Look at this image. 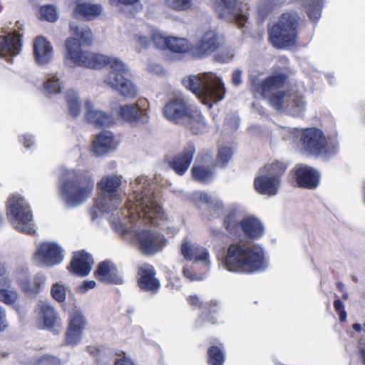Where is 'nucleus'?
Returning a JSON list of instances; mask_svg holds the SVG:
<instances>
[{"instance_id":"f257e3e1","label":"nucleus","mask_w":365,"mask_h":365,"mask_svg":"<svg viewBox=\"0 0 365 365\" xmlns=\"http://www.w3.org/2000/svg\"><path fill=\"white\" fill-rule=\"evenodd\" d=\"M70 32L78 37H70L66 41V58L75 65L89 68L100 69L109 66V72L105 83L116 89L120 95L128 98H134L138 95L135 86L128 78L126 66L118 58H110L99 53L83 51L81 44L89 46L93 42V34L90 29L80 31L78 26L70 24Z\"/></svg>"},{"instance_id":"f03ea898","label":"nucleus","mask_w":365,"mask_h":365,"mask_svg":"<svg viewBox=\"0 0 365 365\" xmlns=\"http://www.w3.org/2000/svg\"><path fill=\"white\" fill-rule=\"evenodd\" d=\"M222 262L227 270L235 273L251 274L266 267L264 252L256 245L232 243Z\"/></svg>"},{"instance_id":"7ed1b4c3","label":"nucleus","mask_w":365,"mask_h":365,"mask_svg":"<svg viewBox=\"0 0 365 365\" xmlns=\"http://www.w3.org/2000/svg\"><path fill=\"white\" fill-rule=\"evenodd\" d=\"M136 187L132 195L128 199L125 207L130 220L135 221L143 218L145 224L152 223L154 220L162 217L160 206L154 199L153 193L148 189V184L143 178L135 180Z\"/></svg>"},{"instance_id":"20e7f679","label":"nucleus","mask_w":365,"mask_h":365,"mask_svg":"<svg viewBox=\"0 0 365 365\" xmlns=\"http://www.w3.org/2000/svg\"><path fill=\"white\" fill-rule=\"evenodd\" d=\"M182 84L209 108L222 100L225 94L224 83L212 73L190 75L182 79Z\"/></svg>"},{"instance_id":"39448f33","label":"nucleus","mask_w":365,"mask_h":365,"mask_svg":"<svg viewBox=\"0 0 365 365\" xmlns=\"http://www.w3.org/2000/svg\"><path fill=\"white\" fill-rule=\"evenodd\" d=\"M302 19L295 11L282 13L277 22L268 28V41L276 49L282 50L296 46Z\"/></svg>"},{"instance_id":"423d86ee","label":"nucleus","mask_w":365,"mask_h":365,"mask_svg":"<svg viewBox=\"0 0 365 365\" xmlns=\"http://www.w3.org/2000/svg\"><path fill=\"white\" fill-rule=\"evenodd\" d=\"M163 113L169 121L185 125L195 135L200 133L205 127V118L200 110L182 96L175 97L166 103Z\"/></svg>"},{"instance_id":"0eeeda50","label":"nucleus","mask_w":365,"mask_h":365,"mask_svg":"<svg viewBox=\"0 0 365 365\" xmlns=\"http://www.w3.org/2000/svg\"><path fill=\"white\" fill-rule=\"evenodd\" d=\"M289 75L284 72H274L262 81H254L252 88L254 92L260 94L267 99L269 105L277 110H281L284 106L287 92L282 89L287 84Z\"/></svg>"},{"instance_id":"6e6552de","label":"nucleus","mask_w":365,"mask_h":365,"mask_svg":"<svg viewBox=\"0 0 365 365\" xmlns=\"http://www.w3.org/2000/svg\"><path fill=\"white\" fill-rule=\"evenodd\" d=\"M93 187L94 182L91 177L76 174L61 185L60 192L66 205L77 206L89 197Z\"/></svg>"},{"instance_id":"1a4fd4ad","label":"nucleus","mask_w":365,"mask_h":365,"mask_svg":"<svg viewBox=\"0 0 365 365\" xmlns=\"http://www.w3.org/2000/svg\"><path fill=\"white\" fill-rule=\"evenodd\" d=\"M7 216L15 229L27 235H34L36 231L31 222L33 215L29 205L19 194L9 197L6 203Z\"/></svg>"},{"instance_id":"9d476101","label":"nucleus","mask_w":365,"mask_h":365,"mask_svg":"<svg viewBox=\"0 0 365 365\" xmlns=\"http://www.w3.org/2000/svg\"><path fill=\"white\" fill-rule=\"evenodd\" d=\"M122 185V177L118 175H106L97 183V187L103 194V198L98 197L96 200L97 208L105 212L115 210L122 202L121 195L118 192Z\"/></svg>"},{"instance_id":"9b49d317","label":"nucleus","mask_w":365,"mask_h":365,"mask_svg":"<svg viewBox=\"0 0 365 365\" xmlns=\"http://www.w3.org/2000/svg\"><path fill=\"white\" fill-rule=\"evenodd\" d=\"M186 300L190 306L200 310L198 315V322L200 325L204 324L215 325L218 323L222 308L217 300L202 302L197 295H190Z\"/></svg>"},{"instance_id":"f8f14e48","label":"nucleus","mask_w":365,"mask_h":365,"mask_svg":"<svg viewBox=\"0 0 365 365\" xmlns=\"http://www.w3.org/2000/svg\"><path fill=\"white\" fill-rule=\"evenodd\" d=\"M224 44V38L215 30L205 31L197 41L191 46L190 54L196 58H202L217 51Z\"/></svg>"},{"instance_id":"ddd939ff","label":"nucleus","mask_w":365,"mask_h":365,"mask_svg":"<svg viewBox=\"0 0 365 365\" xmlns=\"http://www.w3.org/2000/svg\"><path fill=\"white\" fill-rule=\"evenodd\" d=\"M247 4L239 0H220L215 5V10L220 19L235 21L239 27H244L248 17L245 13ZM248 9L246 8V10Z\"/></svg>"},{"instance_id":"4468645a","label":"nucleus","mask_w":365,"mask_h":365,"mask_svg":"<svg viewBox=\"0 0 365 365\" xmlns=\"http://www.w3.org/2000/svg\"><path fill=\"white\" fill-rule=\"evenodd\" d=\"M299 142L303 150L309 154L319 156L327 153V140L323 132L319 128L303 129Z\"/></svg>"},{"instance_id":"2eb2a0df","label":"nucleus","mask_w":365,"mask_h":365,"mask_svg":"<svg viewBox=\"0 0 365 365\" xmlns=\"http://www.w3.org/2000/svg\"><path fill=\"white\" fill-rule=\"evenodd\" d=\"M87 326V319L81 311L78 309L70 311L64 336L65 344L68 346L78 345L83 338Z\"/></svg>"},{"instance_id":"dca6fc26","label":"nucleus","mask_w":365,"mask_h":365,"mask_svg":"<svg viewBox=\"0 0 365 365\" xmlns=\"http://www.w3.org/2000/svg\"><path fill=\"white\" fill-rule=\"evenodd\" d=\"M140 252L145 255H153L163 250L166 243L163 235L150 230L143 229L135 235Z\"/></svg>"},{"instance_id":"f3484780","label":"nucleus","mask_w":365,"mask_h":365,"mask_svg":"<svg viewBox=\"0 0 365 365\" xmlns=\"http://www.w3.org/2000/svg\"><path fill=\"white\" fill-rule=\"evenodd\" d=\"M157 272L154 266L144 262L137 267L136 283L139 289L150 294H157L161 287L160 279L156 277Z\"/></svg>"},{"instance_id":"a211bd4d","label":"nucleus","mask_w":365,"mask_h":365,"mask_svg":"<svg viewBox=\"0 0 365 365\" xmlns=\"http://www.w3.org/2000/svg\"><path fill=\"white\" fill-rule=\"evenodd\" d=\"M33 259L38 266H53L63 259L61 249L54 243L43 242L38 247Z\"/></svg>"},{"instance_id":"6ab92c4d","label":"nucleus","mask_w":365,"mask_h":365,"mask_svg":"<svg viewBox=\"0 0 365 365\" xmlns=\"http://www.w3.org/2000/svg\"><path fill=\"white\" fill-rule=\"evenodd\" d=\"M195 153L193 144H188L182 150L166 157L168 166L178 175H183L187 171Z\"/></svg>"},{"instance_id":"aec40b11","label":"nucleus","mask_w":365,"mask_h":365,"mask_svg":"<svg viewBox=\"0 0 365 365\" xmlns=\"http://www.w3.org/2000/svg\"><path fill=\"white\" fill-rule=\"evenodd\" d=\"M148 102L146 100H138L135 103L120 106L118 109L119 116L129 123H144L148 120Z\"/></svg>"},{"instance_id":"412c9836","label":"nucleus","mask_w":365,"mask_h":365,"mask_svg":"<svg viewBox=\"0 0 365 365\" xmlns=\"http://www.w3.org/2000/svg\"><path fill=\"white\" fill-rule=\"evenodd\" d=\"M93 275L101 282L110 284H122L123 279L115 264L109 260L101 262Z\"/></svg>"},{"instance_id":"4be33fe9","label":"nucleus","mask_w":365,"mask_h":365,"mask_svg":"<svg viewBox=\"0 0 365 365\" xmlns=\"http://www.w3.org/2000/svg\"><path fill=\"white\" fill-rule=\"evenodd\" d=\"M0 56L1 57L15 56L20 53L22 48L23 35L19 31L8 33L4 36H1Z\"/></svg>"},{"instance_id":"5701e85b","label":"nucleus","mask_w":365,"mask_h":365,"mask_svg":"<svg viewBox=\"0 0 365 365\" xmlns=\"http://www.w3.org/2000/svg\"><path fill=\"white\" fill-rule=\"evenodd\" d=\"M293 173L299 187L313 190L319 184V175L312 167L300 165L296 167Z\"/></svg>"},{"instance_id":"b1692460","label":"nucleus","mask_w":365,"mask_h":365,"mask_svg":"<svg viewBox=\"0 0 365 365\" xmlns=\"http://www.w3.org/2000/svg\"><path fill=\"white\" fill-rule=\"evenodd\" d=\"M93 263L91 255L84 250L78 251L74 252L68 269L77 276L86 277L90 273Z\"/></svg>"},{"instance_id":"393cba45","label":"nucleus","mask_w":365,"mask_h":365,"mask_svg":"<svg viewBox=\"0 0 365 365\" xmlns=\"http://www.w3.org/2000/svg\"><path fill=\"white\" fill-rule=\"evenodd\" d=\"M86 120L97 128H108L115 123L113 116L106 112L95 110L93 104L90 101L85 102Z\"/></svg>"},{"instance_id":"a878e982","label":"nucleus","mask_w":365,"mask_h":365,"mask_svg":"<svg viewBox=\"0 0 365 365\" xmlns=\"http://www.w3.org/2000/svg\"><path fill=\"white\" fill-rule=\"evenodd\" d=\"M34 56L38 65L48 63L53 56V48L49 41L43 36L35 38L33 46Z\"/></svg>"},{"instance_id":"bb28decb","label":"nucleus","mask_w":365,"mask_h":365,"mask_svg":"<svg viewBox=\"0 0 365 365\" xmlns=\"http://www.w3.org/2000/svg\"><path fill=\"white\" fill-rule=\"evenodd\" d=\"M280 182L277 178H273L267 174L256 177L254 180V187L255 190L265 195H274L277 193Z\"/></svg>"},{"instance_id":"cd10ccee","label":"nucleus","mask_w":365,"mask_h":365,"mask_svg":"<svg viewBox=\"0 0 365 365\" xmlns=\"http://www.w3.org/2000/svg\"><path fill=\"white\" fill-rule=\"evenodd\" d=\"M46 277L42 274L27 277L19 280V285L22 292L29 296H36L43 287Z\"/></svg>"},{"instance_id":"c85d7f7f","label":"nucleus","mask_w":365,"mask_h":365,"mask_svg":"<svg viewBox=\"0 0 365 365\" xmlns=\"http://www.w3.org/2000/svg\"><path fill=\"white\" fill-rule=\"evenodd\" d=\"M102 7L100 4L88 2H78L73 10L76 18L91 21L101 15Z\"/></svg>"},{"instance_id":"c756f323","label":"nucleus","mask_w":365,"mask_h":365,"mask_svg":"<svg viewBox=\"0 0 365 365\" xmlns=\"http://www.w3.org/2000/svg\"><path fill=\"white\" fill-rule=\"evenodd\" d=\"M241 230L250 240H257L264 234L262 222L254 217H245L241 220Z\"/></svg>"},{"instance_id":"7c9ffc66","label":"nucleus","mask_w":365,"mask_h":365,"mask_svg":"<svg viewBox=\"0 0 365 365\" xmlns=\"http://www.w3.org/2000/svg\"><path fill=\"white\" fill-rule=\"evenodd\" d=\"M226 359L225 346L217 339L207 350V364L208 365H224Z\"/></svg>"},{"instance_id":"2f4dec72","label":"nucleus","mask_w":365,"mask_h":365,"mask_svg":"<svg viewBox=\"0 0 365 365\" xmlns=\"http://www.w3.org/2000/svg\"><path fill=\"white\" fill-rule=\"evenodd\" d=\"M113 141L114 136L110 132L102 131L93 141V150L97 155L106 154L114 148Z\"/></svg>"},{"instance_id":"473e14b6","label":"nucleus","mask_w":365,"mask_h":365,"mask_svg":"<svg viewBox=\"0 0 365 365\" xmlns=\"http://www.w3.org/2000/svg\"><path fill=\"white\" fill-rule=\"evenodd\" d=\"M41 312L43 324L46 329L54 331L56 327H60V319L53 307L48 304H43L41 307Z\"/></svg>"},{"instance_id":"72a5a7b5","label":"nucleus","mask_w":365,"mask_h":365,"mask_svg":"<svg viewBox=\"0 0 365 365\" xmlns=\"http://www.w3.org/2000/svg\"><path fill=\"white\" fill-rule=\"evenodd\" d=\"M11 282L7 277L0 279V302L6 305H13L18 299L16 291L9 289Z\"/></svg>"},{"instance_id":"f704fd0d","label":"nucleus","mask_w":365,"mask_h":365,"mask_svg":"<svg viewBox=\"0 0 365 365\" xmlns=\"http://www.w3.org/2000/svg\"><path fill=\"white\" fill-rule=\"evenodd\" d=\"M192 178L198 182L206 183L214 176V170L204 165H194L191 169Z\"/></svg>"},{"instance_id":"c9c22d12","label":"nucleus","mask_w":365,"mask_h":365,"mask_svg":"<svg viewBox=\"0 0 365 365\" xmlns=\"http://www.w3.org/2000/svg\"><path fill=\"white\" fill-rule=\"evenodd\" d=\"M191 46L186 38L170 36L166 48L176 53H190Z\"/></svg>"},{"instance_id":"e433bc0d","label":"nucleus","mask_w":365,"mask_h":365,"mask_svg":"<svg viewBox=\"0 0 365 365\" xmlns=\"http://www.w3.org/2000/svg\"><path fill=\"white\" fill-rule=\"evenodd\" d=\"M287 169V164L283 161L275 160L272 163L267 164L264 167L266 174L277 178L278 182H280L281 177L285 173Z\"/></svg>"},{"instance_id":"4c0bfd02","label":"nucleus","mask_w":365,"mask_h":365,"mask_svg":"<svg viewBox=\"0 0 365 365\" xmlns=\"http://www.w3.org/2000/svg\"><path fill=\"white\" fill-rule=\"evenodd\" d=\"M223 225L230 235L236 236L241 230V220L238 222L236 214L234 212H231L225 217Z\"/></svg>"},{"instance_id":"58836bf2","label":"nucleus","mask_w":365,"mask_h":365,"mask_svg":"<svg viewBox=\"0 0 365 365\" xmlns=\"http://www.w3.org/2000/svg\"><path fill=\"white\" fill-rule=\"evenodd\" d=\"M308 2L307 14L309 19L313 21H317L322 14L324 6L323 0H307Z\"/></svg>"},{"instance_id":"ea45409f","label":"nucleus","mask_w":365,"mask_h":365,"mask_svg":"<svg viewBox=\"0 0 365 365\" xmlns=\"http://www.w3.org/2000/svg\"><path fill=\"white\" fill-rule=\"evenodd\" d=\"M290 112L294 115H300L305 108L304 97L301 94L294 95L287 104Z\"/></svg>"},{"instance_id":"a19ab883","label":"nucleus","mask_w":365,"mask_h":365,"mask_svg":"<svg viewBox=\"0 0 365 365\" xmlns=\"http://www.w3.org/2000/svg\"><path fill=\"white\" fill-rule=\"evenodd\" d=\"M66 99L70 115L74 118L77 117L81 113V104L78 96L75 93H68Z\"/></svg>"},{"instance_id":"79ce46f5","label":"nucleus","mask_w":365,"mask_h":365,"mask_svg":"<svg viewBox=\"0 0 365 365\" xmlns=\"http://www.w3.org/2000/svg\"><path fill=\"white\" fill-rule=\"evenodd\" d=\"M41 19L48 22H55L58 19L56 8L51 5L42 6L39 9Z\"/></svg>"},{"instance_id":"37998d69","label":"nucleus","mask_w":365,"mask_h":365,"mask_svg":"<svg viewBox=\"0 0 365 365\" xmlns=\"http://www.w3.org/2000/svg\"><path fill=\"white\" fill-rule=\"evenodd\" d=\"M166 5L176 11L188 10L192 4V0H165Z\"/></svg>"},{"instance_id":"c03bdc74","label":"nucleus","mask_w":365,"mask_h":365,"mask_svg":"<svg viewBox=\"0 0 365 365\" xmlns=\"http://www.w3.org/2000/svg\"><path fill=\"white\" fill-rule=\"evenodd\" d=\"M51 294L53 299L59 303H63L66 299V289L60 283H55L51 289Z\"/></svg>"},{"instance_id":"a18cd8bd","label":"nucleus","mask_w":365,"mask_h":365,"mask_svg":"<svg viewBox=\"0 0 365 365\" xmlns=\"http://www.w3.org/2000/svg\"><path fill=\"white\" fill-rule=\"evenodd\" d=\"M33 365H63L62 361L57 356L48 354L36 358Z\"/></svg>"},{"instance_id":"49530a36","label":"nucleus","mask_w":365,"mask_h":365,"mask_svg":"<svg viewBox=\"0 0 365 365\" xmlns=\"http://www.w3.org/2000/svg\"><path fill=\"white\" fill-rule=\"evenodd\" d=\"M43 87L49 93H58L61 92V83L58 78L53 76L44 83Z\"/></svg>"},{"instance_id":"de8ad7c7","label":"nucleus","mask_w":365,"mask_h":365,"mask_svg":"<svg viewBox=\"0 0 365 365\" xmlns=\"http://www.w3.org/2000/svg\"><path fill=\"white\" fill-rule=\"evenodd\" d=\"M232 155V150L230 148L222 147L217 153V160L221 163L222 166H225L229 160L231 159Z\"/></svg>"},{"instance_id":"09e8293b","label":"nucleus","mask_w":365,"mask_h":365,"mask_svg":"<svg viewBox=\"0 0 365 365\" xmlns=\"http://www.w3.org/2000/svg\"><path fill=\"white\" fill-rule=\"evenodd\" d=\"M169 37H165L159 33H153L151 35V43L160 49H166Z\"/></svg>"},{"instance_id":"8fccbe9b","label":"nucleus","mask_w":365,"mask_h":365,"mask_svg":"<svg viewBox=\"0 0 365 365\" xmlns=\"http://www.w3.org/2000/svg\"><path fill=\"white\" fill-rule=\"evenodd\" d=\"M192 260L205 261L209 257V253L206 249L196 245L193 250Z\"/></svg>"},{"instance_id":"3c124183","label":"nucleus","mask_w":365,"mask_h":365,"mask_svg":"<svg viewBox=\"0 0 365 365\" xmlns=\"http://www.w3.org/2000/svg\"><path fill=\"white\" fill-rule=\"evenodd\" d=\"M196 245H191L188 241L183 240L181 244V254L187 260H192L193 250Z\"/></svg>"},{"instance_id":"603ef678","label":"nucleus","mask_w":365,"mask_h":365,"mask_svg":"<svg viewBox=\"0 0 365 365\" xmlns=\"http://www.w3.org/2000/svg\"><path fill=\"white\" fill-rule=\"evenodd\" d=\"M334 308L335 311L339 314L340 321L345 322L347 314L344 309V305L339 299H336L334 301Z\"/></svg>"},{"instance_id":"864d4df0","label":"nucleus","mask_w":365,"mask_h":365,"mask_svg":"<svg viewBox=\"0 0 365 365\" xmlns=\"http://www.w3.org/2000/svg\"><path fill=\"white\" fill-rule=\"evenodd\" d=\"M9 322L6 319V310L0 306V333H2L8 329Z\"/></svg>"},{"instance_id":"5fc2aeb1","label":"nucleus","mask_w":365,"mask_h":365,"mask_svg":"<svg viewBox=\"0 0 365 365\" xmlns=\"http://www.w3.org/2000/svg\"><path fill=\"white\" fill-rule=\"evenodd\" d=\"M135 38L139 46L142 48H147L151 44V36L148 37L142 35H136Z\"/></svg>"},{"instance_id":"6e6d98bb","label":"nucleus","mask_w":365,"mask_h":365,"mask_svg":"<svg viewBox=\"0 0 365 365\" xmlns=\"http://www.w3.org/2000/svg\"><path fill=\"white\" fill-rule=\"evenodd\" d=\"M110 3L113 5H134L138 3L139 0H109Z\"/></svg>"},{"instance_id":"4d7b16f0","label":"nucleus","mask_w":365,"mask_h":365,"mask_svg":"<svg viewBox=\"0 0 365 365\" xmlns=\"http://www.w3.org/2000/svg\"><path fill=\"white\" fill-rule=\"evenodd\" d=\"M19 141L26 148H31V145H33L32 138L29 135H23L20 136Z\"/></svg>"},{"instance_id":"13d9d810","label":"nucleus","mask_w":365,"mask_h":365,"mask_svg":"<svg viewBox=\"0 0 365 365\" xmlns=\"http://www.w3.org/2000/svg\"><path fill=\"white\" fill-rule=\"evenodd\" d=\"M359 356L361 359V361H362L364 365H365V344L364 343V339H359Z\"/></svg>"},{"instance_id":"bf43d9fd","label":"nucleus","mask_w":365,"mask_h":365,"mask_svg":"<svg viewBox=\"0 0 365 365\" xmlns=\"http://www.w3.org/2000/svg\"><path fill=\"white\" fill-rule=\"evenodd\" d=\"M86 351L93 356H96L101 354V349L97 346H88L86 347Z\"/></svg>"},{"instance_id":"052dcab7","label":"nucleus","mask_w":365,"mask_h":365,"mask_svg":"<svg viewBox=\"0 0 365 365\" xmlns=\"http://www.w3.org/2000/svg\"><path fill=\"white\" fill-rule=\"evenodd\" d=\"M232 83L238 86L241 83V71L240 70H235L234 73H232Z\"/></svg>"},{"instance_id":"680f3d73","label":"nucleus","mask_w":365,"mask_h":365,"mask_svg":"<svg viewBox=\"0 0 365 365\" xmlns=\"http://www.w3.org/2000/svg\"><path fill=\"white\" fill-rule=\"evenodd\" d=\"M115 365H135L132 360L123 356L115 361Z\"/></svg>"},{"instance_id":"e2e57ef3","label":"nucleus","mask_w":365,"mask_h":365,"mask_svg":"<svg viewBox=\"0 0 365 365\" xmlns=\"http://www.w3.org/2000/svg\"><path fill=\"white\" fill-rule=\"evenodd\" d=\"M96 283L95 281L91 280V281H85L81 286V289L83 292L87 291L89 289H93L96 287Z\"/></svg>"},{"instance_id":"0e129e2a","label":"nucleus","mask_w":365,"mask_h":365,"mask_svg":"<svg viewBox=\"0 0 365 365\" xmlns=\"http://www.w3.org/2000/svg\"><path fill=\"white\" fill-rule=\"evenodd\" d=\"M183 274L187 278L190 279L191 280L195 279L194 274H192V271L187 268H184L182 270Z\"/></svg>"},{"instance_id":"69168bd1","label":"nucleus","mask_w":365,"mask_h":365,"mask_svg":"<svg viewBox=\"0 0 365 365\" xmlns=\"http://www.w3.org/2000/svg\"><path fill=\"white\" fill-rule=\"evenodd\" d=\"M336 288L341 292H346L344 285L341 282H339L336 283Z\"/></svg>"},{"instance_id":"338daca9","label":"nucleus","mask_w":365,"mask_h":365,"mask_svg":"<svg viewBox=\"0 0 365 365\" xmlns=\"http://www.w3.org/2000/svg\"><path fill=\"white\" fill-rule=\"evenodd\" d=\"M352 328L357 332H360L362 329V327L359 323H354L352 324Z\"/></svg>"},{"instance_id":"774afa93","label":"nucleus","mask_w":365,"mask_h":365,"mask_svg":"<svg viewBox=\"0 0 365 365\" xmlns=\"http://www.w3.org/2000/svg\"><path fill=\"white\" fill-rule=\"evenodd\" d=\"M6 274V267L4 264L0 263V277H3Z\"/></svg>"}]
</instances>
